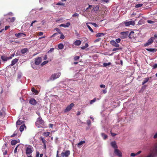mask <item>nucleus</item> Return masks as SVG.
Here are the masks:
<instances>
[{
    "mask_svg": "<svg viewBox=\"0 0 157 157\" xmlns=\"http://www.w3.org/2000/svg\"><path fill=\"white\" fill-rule=\"evenodd\" d=\"M38 123L42 124H43L44 123V121L42 120L41 117L40 116L37 119V121L35 123V124L36 126L39 128L40 127V126L38 124Z\"/></svg>",
    "mask_w": 157,
    "mask_h": 157,
    "instance_id": "3",
    "label": "nucleus"
},
{
    "mask_svg": "<svg viewBox=\"0 0 157 157\" xmlns=\"http://www.w3.org/2000/svg\"><path fill=\"white\" fill-rule=\"evenodd\" d=\"M70 154V151L69 150H67L65 152H62L61 155L62 157H68Z\"/></svg>",
    "mask_w": 157,
    "mask_h": 157,
    "instance_id": "9",
    "label": "nucleus"
},
{
    "mask_svg": "<svg viewBox=\"0 0 157 157\" xmlns=\"http://www.w3.org/2000/svg\"><path fill=\"white\" fill-rule=\"evenodd\" d=\"M10 26H6L5 27V30H7L8 28H10Z\"/></svg>",
    "mask_w": 157,
    "mask_h": 157,
    "instance_id": "61",
    "label": "nucleus"
},
{
    "mask_svg": "<svg viewBox=\"0 0 157 157\" xmlns=\"http://www.w3.org/2000/svg\"><path fill=\"white\" fill-rule=\"evenodd\" d=\"M101 135L104 140H106L108 137L104 133H101Z\"/></svg>",
    "mask_w": 157,
    "mask_h": 157,
    "instance_id": "25",
    "label": "nucleus"
},
{
    "mask_svg": "<svg viewBox=\"0 0 157 157\" xmlns=\"http://www.w3.org/2000/svg\"><path fill=\"white\" fill-rule=\"evenodd\" d=\"M134 32L133 31H131L130 32L129 34H128V37L130 38H132L133 37V36L132 35V34H133Z\"/></svg>",
    "mask_w": 157,
    "mask_h": 157,
    "instance_id": "36",
    "label": "nucleus"
},
{
    "mask_svg": "<svg viewBox=\"0 0 157 157\" xmlns=\"http://www.w3.org/2000/svg\"><path fill=\"white\" fill-rule=\"evenodd\" d=\"M18 142L16 140H12L11 142V144L12 145H14L17 143Z\"/></svg>",
    "mask_w": 157,
    "mask_h": 157,
    "instance_id": "29",
    "label": "nucleus"
},
{
    "mask_svg": "<svg viewBox=\"0 0 157 157\" xmlns=\"http://www.w3.org/2000/svg\"><path fill=\"white\" fill-rule=\"evenodd\" d=\"M130 155L131 156L134 157L136 155V154L132 153Z\"/></svg>",
    "mask_w": 157,
    "mask_h": 157,
    "instance_id": "57",
    "label": "nucleus"
},
{
    "mask_svg": "<svg viewBox=\"0 0 157 157\" xmlns=\"http://www.w3.org/2000/svg\"><path fill=\"white\" fill-rule=\"evenodd\" d=\"M96 98H94L93 99L90 101V104L91 105L95 102L96 101Z\"/></svg>",
    "mask_w": 157,
    "mask_h": 157,
    "instance_id": "37",
    "label": "nucleus"
},
{
    "mask_svg": "<svg viewBox=\"0 0 157 157\" xmlns=\"http://www.w3.org/2000/svg\"><path fill=\"white\" fill-rule=\"evenodd\" d=\"M153 138L154 139H156L157 138V132H156L154 135Z\"/></svg>",
    "mask_w": 157,
    "mask_h": 157,
    "instance_id": "55",
    "label": "nucleus"
},
{
    "mask_svg": "<svg viewBox=\"0 0 157 157\" xmlns=\"http://www.w3.org/2000/svg\"><path fill=\"white\" fill-rule=\"evenodd\" d=\"M20 145V144L18 145H17L15 148V149H14V152L15 153H16L17 152V147H18Z\"/></svg>",
    "mask_w": 157,
    "mask_h": 157,
    "instance_id": "50",
    "label": "nucleus"
},
{
    "mask_svg": "<svg viewBox=\"0 0 157 157\" xmlns=\"http://www.w3.org/2000/svg\"><path fill=\"white\" fill-rule=\"evenodd\" d=\"M111 64V63L110 62L109 63H105L103 64V66L104 67H107Z\"/></svg>",
    "mask_w": 157,
    "mask_h": 157,
    "instance_id": "35",
    "label": "nucleus"
},
{
    "mask_svg": "<svg viewBox=\"0 0 157 157\" xmlns=\"http://www.w3.org/2000/svg\"><path fill=\"white\" fill-rule=\"evenodd\" d=\"M143 6L142 4H138L135 5V7L136 8L141 7Z\"/></svg>",
    "mask_w": 157,
    "mask_h": 157,
    "instance_id": "40",
    "label": "nucleus"
},
{
    "mask_svg": "<svg viewBox=\"0 0 157 157\" xmlns=\"http://www.w3.org/2000/svg\"><path fill=\"white\" fill-rule=\"evenodd\" d=\"M29 51L27 48H24L22 49L21 50V52L22 54H25Z\"/></svg>",
    "mask_w": 157,
    "mask_h": 157,
    "instance_id": "20",
    "label": "nucleus"
},
{
    "mask_svg": "<svg viewBox=\"0 0 157 157\" xmlns=\"http://www.w3.org/2000/svg\"><path fill=\"white\" fill-rule=\"evenodd\" d=\"M16 18L14 17H9L6 19V20L9 22H13L15 20Z\"/></svg>",
    "mask_w": 157,
    "mask_h": 157,
    "instance_id": "15",
    "label": "nucleus"
},
{
    "mask_svg": "<svg viewBox=\"0 0 157 157\" xmlns=\"http://www.w3.org/2000/svg\"><path fill=\"white\" fill-rule=\"evenodd\" d=\"M71 25L70 22H67L66 24H61L60 25V26L63 27L64 28H67L68 27Z\"/></svg>",
    "mask_w": 157,
    "mask_h": 157,
    "instance_id": "19",
    "label": "nucleus"
},
{
    "mask_svg": "<svg viewBox=\"0 0 157 157\" xmlns=\"http://www.w3.org/2000/svg\"><path fill=\"white\" fill-rule=\"evenodd\" d=\"M42 62V58L40 57L35 59V63L36 65H39Z\"/></svg>",
    "mask_w": 157,
    "mask_h": 157,
    "instance_id": "7",
    "label": "nucleus"
},
{
    "mask_svg": "<svg viewBox=\"0 0 157 157\" xmlns=\"http://www.w3.org/2000/svg\"><path fill=\"white\" fill-rule=\"evenodd\" d=\"M43 32H40L38 33V35L39 36H42L43 35Z\"/></svg>",
    "mask_w": 157,
    "mask_h": 157,
    "instance_id": "63",
    "label": "nucleus"
},
{
    "mask_svg": "<svg viewBox=\"0 0 157 157\" xmlns=\"http://www.w3.org/2000/svg\"><path fill=\"white\" fill-rule=\"evenodd\" d=\"M50 134L49 132H44V135L46 137L48 136Z\"/></svg>",
    "mask_w": 157,
    "mask_h": 157,
    "instance_id": "39",
    "label": "nucleus"
},
{
    "mask_svg": "<svg viewBox=\"0 0 157 157\" xmlns=\"http://www.w3.org/2000/svg\"><path fill=\"white\" fill-rule=\"evenodd\" d=\"M23 123V121L21 120H18L16 122V124L17 125H20Z\"/></svg>",
    "mask_w": 157,
    "mask_h": 157,
    "instance_id": "34",
    "label": "nucleus"
},
{
    "mask_svg": "<svg viewBox=\"0 0 157 157\" xmlns=\"http://www.w3.org/2000/svg\"><path fill=\"white\" fill-rule=\"evenodd\" d=\"M151 153L146 157H155L157 156V143L155 144L153 148L150 150Z\"/></svg>",
    "mask_w": 157,
    "mask_h": 157,
    "instance_id": "1",
    "label": "nucleus"
},
{
    "mask_svg": "<svg viewBox=\"0 0 157 157\" xmlns=\"http://www.w3.org/2000/svg\"><path fill=\"white\" fill-rule=\"evenodd\" d=\"M58 33H54L51 36V37H54V36H56V35H58Z\"/></svg>",
    "mask_w": 157,
    "mask_h": 157,
    "instance_id": "62",
    "label": "nucleus"
},
{
    "mask_svg": "<svg viewBox=\"0 0 157 157\" xmlns=\"http://www.w3.org/2000/svg\"><path fill=\"white\" fill-rule=\"evenodd\" d=\"M24 128H26V126H25L24 124L21 125L20 128L19 130L20 132H22L24 130Z\"/></svg>",
    "mask_w": 157,
    "mask_h": 157,
    "instance_id": "24",
    "label": "nucleus"
},
{
    "mask_svg": "<svg viewBox=\"0 0 157 157\" xmlns=\"http://www.w3.org/2000/svg\"><path fill=\"white\" fill-rule=\"evenodd\" d=\"M100 87L101 88H105V86L104 85L101 84L100 85Z\"/></svg>",
    "mask_w": 157,
    "mask_h": 157,
    "instance_id": "64",
    "label": "nucleus"
},
{
    "mask_svg": "<svg viewBox=\"0 0 157 157\" xmlns=\"http://www.w3.org/2000/svg\"><path fill=\"white\" fill-rule=\"evenodd\" d=\"M124 24L126 26H128L130 25H134L135 24V22L134 21H124Z\"/></svg>",
    "mask_w": 157,
    "mask_h": 157,
    "instance_id": "6",
    "label": "nucleus"
},
{
    "mask_svg": "<svg viewBox=\"0 0 157 157\" xmlns=\"http://www.w3.org/2000/svg\"><path fill=\"white\" fill-rule=\"evenodd\" d=\"M74 44L75 45L78 46L81 44V41L79 40H77L74 42Z\"/></svg>",
    "mask_w": 157,
    "mask_h": 157,
    "instance_id": "21",
    "label": "nucleus"
},
{
    "mask_svg": "<svg viewBox=\"0 0 157 157\" xmlns=\"http://www.w3.org/2000/svg\"><path fill=\"white\" fill-rule=\"evenodd\" d=\"M58 47L60 49H62L64 48V45L63 44L60 43L58 44Z\"/></svg>",
    "mask_w": 157,
    "mask_h": 157,
    "instance_id": "30",
    "label": "nucleus"
},
{
    "mask_svg": "<svg viewBox=\"0 0 157 157\" xmlns=\"http://www.w3.org/2000/svg\"><path fill=\"white\" fill-rule=\"evenodd\" d=\"M61 75V73L59 72L58 73H54L52 75L50 78V79L51 80H54L58 78Z\"/></svg>",
    "mask_w": 157,
    "mask_h": 157,
    "instance_id": "2",
    "label": "nucleus"
},
{
    "mask_svg": "<svg viewBox=\"0 0 157 157\" xmlns=\"http://www.w3.org/2000/svg\"><path fill=\"white\" fill-rule=\"evenodd\" d=\"M1 59L4 62L12 58L11 56L7 57L5 56H2L1 57Z\"/></svg>",
    "mask_w": 157,
    "mask_h": 157,
    "instance_id": "12",
    "label": "nucleus"
},
{
    "mask_svg": "<svg viewBox=\"0 0 157 157\" xmlns=\"http://www.w3.org/2000/svg\"><path fill=\"white\" fill-rule=\"evenodd\" d=\"M153 40L152 38H150L147 41V42L144 45V47L147 46L151 44L153 42Z\"/></svg>",
    "mask_w": 157,
    "mask_h": 157,
    "instance_id": "11",
    "label": "nucleus"
},
{
    "mask_svg": "<svg viewBox=\"0 0 157 157\" xmlns=\"http://www.w3.org/2000/svg\"><path fill=\"white\" fill-rule=\"evenodd\" d=\"M87 27L88 28L89 30L91 32L93 33L94 32L93 30L92 29L91 27L88 24L86 25Z\"/></svg>",
    "mask_w": 157,
    "mask_h": 157,
    "instance_id": "43",
    "label": "nucleus"
},
{
    "mask_svg": "<svg viewBox=\"0 0 157 157\" xmlns=\"http://www.w3.org/2000/svg\"><path fill=\"white\" fill-rule=\"evenodd\" d=\"M149 80V78H145L142 82V84L144 85V84H145Z\"/></svg>",
    "mask_w": 157,
    "mask_h": 157,
    "instance_id": "32",
    "label": "nucleus"
},
{
    "mask_svg": "<svg viewBox=\"0 0 157 157\" xmlns=\"http://www.w3.org/2000/svg\"><path fill=\"white\" fill-rule=\"evenodd\" d=\"M79 14L78 13H76L72 15V17H78Z\"/></svg>",
    "mask_w": 157,
    "mask_h": 157,
    "instance_id": "47",
    "label": "nucleus"
},
{
    "mask_svg": "<svg viewBox=\"0 0 157 157\" xmlns=\"http://www.w3.org/2000/svg\"><path fill=\"white\" fill-rule=\"evenodd\" d=\"M48 62V61H44L41 64V66H43L46 64H47Z\"/></svg>",
    "mask_w": 157,
    "mask_h": 157,
    "instance_id": "46",
    "label": "nucleus"
},
{
    "mask_svg": "<svg viewBox=\"0 0 157 157\" xmlns=\"http://www.w3.org/2000/svg\"><path fill=\"white\" fill-rule=\"evenodd\" d=\"M147 23L149 24H153L155 22L154 21L151 20H147Z\"/></svg>",
    "mask_w": 157,
    "mask_h": 157,
    "instance_id": "51",
    "label": "nucleus"
},
{
    "mask_svg": "<svg viewBox=\"0 0 157 157\" xmlns=\"http://www.w3.org/2000/svg\"><path fill=\"white\" fill-rule=\"evenodd\" d=\"M8 15L12 16L13 15V14L12 12H9L7 14H6V15H4V16H7Z\"/></svg>",
    "mask_w": 157,
    "mask_h": 157,
    "instance_id": "45",
    "label": "nucleus"
},
{
    "mask_svg": "<svg viewBox=\"0 0 157 157\" xmlns=\"http://www.w3.org/2000/svg\"><path fill=\"white\" fill-rule=\"evenodd\" d=\"M93 6L91 5H89V6L85 10V11L87 10H88L89 9H90Z\"/></svg>",
    "mask_w": 157,
    "mask_h": 157,
    "instance_id": "58",
    "label": "nucleus"
},
{
    "mask_svg": "<svg viewBox=\"0 0 157 157\" xmlns=\"http://www.w3.org/2000/svg\"><path fill=\"white\" fill-rule=\"evenodd\" d=\"M59 33L61 34L60 38L62 40L63 39L65 38V36H64V35L61 32H59Z\"/></svg>",
    "mask_w": 157,
    "mask_h": 157,
    "instance_id": "41",
    "label": "nucleus"
},
{
    "mask_svg": "<svg viewBox=\"0 0 157 157\" xmlns=\"http://www.w3.org/2000/svg\"><path fill=\"white\" fill-rule=\"evenodd\" d=\"M79 59V56H75L74 58V60L76 61Z\"/></svg>",
    "mask_w": 157,
    "mask_h": 157,
    "instance_id": "48",
    "label": "nucleus"
},
{
    "mask_svg": "<svg viewBox=\"0 0 157 157\" xmlns=\"http://www.w3.org/2000/svg\"><path fill=\"white\" fill-rule=\"evenodd\" d=\"M111 134L112 136H115L117 134L113 133L112 132H111Z\"/></svg>",
    "mask_w": 157,
    "mask_h": 157,
    "instance_id": "60",
    "label": "nucleus"
},
{
    "mask_svg": "<svg viewBox=\"0 0 157 157\" xmlns=\"http://www.w3.org/2000/svg\"><path fill=\"white\" fill-rule=\"evenodd\" d=\"M105 34L103 33H99L96 34V36L97 37H100L102 36H104Z\"/></svg>",
    "mask_w": 157,
    "mask_h": 157,
    "instance_id": "28",
    "label": "nucleus"
},
{
    "mask_svg": "<svg viewBox=\"0 0 157 157\" xmlns=\"http://www.w3.org/2000/svg\"><path fill=\"white\" fill-rule=\"evenodd\" d=\"M74 106L73 103H71L69 105H68L66 108L65 110V112H67L71 110L73 107Z\"/></svg>",
    "mask_w": 157,
    "mask_h": 157,
    "instance_id": "10",
    "label": "nucleus"
},
{
    "mask_svg": "<svg viewBox=\"0 0 157 157\" xmlns=\"http://www.w3.org/2000/svg\"><path fill=\"white\" fill-rule=\"evenodd\" d=\"M54 49L53 48H51L50 50L48 52V53L51 52L53 51Z\"/></svg>",
    "mask_w": 157,
    "mask_h": 157,
    "instance_id": "54",
    "label": "nucleus"
},
{
    "mask_svg": "<svg viewBox=\"0 0 157 157\" xmlns=\"http://www.w3.org/2000/svg\"><path fill=\"white\" fill-rule=\"evenodd\" d=\"M31 66L32 68L34 69L37 70L38 69V67L35 63H34L33 62L31 63Z\"/></svg>",
    "mask_w": 157,
    "mask_h": 157,
    "instance_id": "17",
    "label": "nucleus"
},
{
    "mask_svg": "<svg viewBox=\"0 0 157 157\" xmlns=\"http://www.w3.org/2000/svg\"><path fill=\"white\" fill-rule=\"evenodd\" d=\"M87 123L88 125H90L91 124V121L90 120H88L87 121Z\"/></svg>",
    "mask_w": 157,
    "mask_h": 157,
    "instance_id": "59",
    "label": "nucleus"
},
{
    "mask_svg": "<svg viewBox=\"0 0 157 157\" xmlns=\"http://www.w3.org/2000/svg\"><path fill=\"white\" fill-rule=\"evenodd\" d=\"M64 3L63 2H58L56 4L57 5H64Z\"/></svg>",
    "mask_w": 157,
    "mask_h": 157,
    "instance_id": "53",
    "label": "nucleus"
},
{
    "mask_svg": "<svg viewBox=\"0 0 157 157\" xmlns=\"http://www.w3.org/2000/svg\"><path fill=\"white\" fill-rule=\"evenodd\" d=\"M29 103L33 105H35L37 103V101L34 98H31L29 100Z\"/></svg>",
    "mask_w": 157,
    "mask_h": 157,
    "instance_id": "16",
    "label": "nucleus"
},
{
    "mask_svg": "<svg viewBox=\"0 0 157 157\" xmlns=\"http://www.w3.org/2000/svg\"><path fill=\"white\" fill-rule=\"evenodd\" d=\"M85 143V141L84 140L82 141L79 142L78 144V147H80L83 144H84Z\"/></svg>",
    "mask_w": 157,
    "mask_h": 157,
    "instance_id": "31",
    "label": "nucleus"
},
{
    "mask_svg": "<svg viewBox=\"0 0 157 157\" xmlns=\"http://www.w3.org/2000/svg\"><path fill=\"white\" fill-rule=\"evenodd\" d=\"M22 73L21 72L19 73L17 75V78L18 79H20L22 76Z\"/></svg>",
    "mask_w": 157,
    "mask_h": 157,
    "instance_id": "44",
    "label": "nucleus"
},
{
    "mask_svg": "<svg viewBox=\"0 0 157 157\" xmlns=\"http://www.w3.org/2000/svg\"><path fill=\"white\" fill-rule=\"evenodd\" d=\"M18 61V59H15L12 60L11 62L10 65L12 66L14 65L15 63H17Z\"/></svg>",
    "mask_w": 157,
    "mask_h": 157,
    "instance_id": "22",
    "label": "nucleus"
},
{
    "mask_svg": "<svg viewBox=\"0 0 157 157\" xmlns=\"http://www.w3.org/2000/svg\"><path fill=\"white\" fill-rule=\"evenodd\" d=\"M129 32L128 31L123 32L121 33V36L122 38H126L128 35Z\"/></svg>",
    "mask_w": 157,
    "mask_h": 157,
    "instance_id": "5",
    "label": "nucleus"
},
{
    "mask_svg": "<svg viewBox=\"0 0 157 157\" xmlns=\"http://www.w3.org/2000/svg\"><path fill=\"white\" fill-rule=\"evenodd\" d=\"M110 43L111 45L115 47H118L119 46V45L114 40L110 41Z\"/></svg>",
    "mask_w": 157,
    "mask_h": 157,
    "instance_id": "13",
    "label": "nucleus"
},
{
    "mask_svg": "<svg viewBox=\"0 0 157 157\" xmlns=\"http://www.w3.org/2000/svg\"><path fill=\"white\" fill-rule=\"evenodd\" d=\"M32 91L35 94H38V91L36 90L34 88H32L31 89Z\"/></svg>",
    "mask_w": 157,
    "mask_h": 157,
    "instance_id": "23",
    "label": "nucleus"
},
{
    "mask_svg": "<svg viewBox=\"0 0 157 157\" xmlns=\"http://www.w3.org/2000/svg\"><path fill=\"white\" fill-rule=\"evenodd\" d=\"M89 46L88 44L87 43H86L85 45L84 46H83L81 47V48L82 49H85V48H87Z\"/></svg>",
    "mask_w": 157,
    "mask_h": 157,
    "instance_id": "33",
    "label": "nucleus"
},
{
    "mask_svg": "<svg viewBox=\"0 0 157 157\" xmlns=\"http://www.w3.org/2000/svg\"><path fill=\"white\" fill-rule=\"evenodd\" d=\"M33 147L30 145L28 146L26 148V153L27 155L30 154L33 151Z\"/></svg>",
    "mask_w": 157,
    "mask_h": 157,
    "instance_id": "4",
    "label": "nucleus"
},
{
    "mask_svg": "<svg viewBox=\"0 0 157 157\" xmlns=\"http://www.w3.org/2000/svg\"><path fill=\"white\" fill-rule=\"evenodd\" d=\"M111 145L115 149H117V146L116 144V143L115 141L112 142L111 143Z\"/></svg>",
    "mask_w": 157,
    "mask_h": 157,
    "instance_id": "18",
    "label": "nucleus"
},
{
    "mask_svg": "<svg viewBox=\"0 0 157 157\" xmlns=\"http://www.w3.org/2000/svg\"><path fill=\"white\" fill-rule=\"evenodd\" d=\"M15 35L16 37L19 38L21 37H25L26 36V34L25 33H16L15 34Z\"/></svg>",
    "mask_w": 157,
    "mask_h": 157,
    "instance_id": "8",
    "label": "nucleus"
},
{
    "mask_svg": "<svg viewBox=\"0 0 157 157\" xmlns=\"http://www.w3.org/2000/svg\"><path fill=\"white\" fill-rule=\"evenodd\" d=\"M146 50L149 52H154L156 51L155 48H147Z\"/></svg>",
    "mask_w": 157,
    "mask_h": 157,
    "instance_id": "27",
    "label": "nucleus"
},
{
    "mask_svg": "<svg viewBox=\"0 0 157 157\" xmlns=\"http://www.w3.org/2000/svg\"><path fill=\"white\" fill-rule=\"evenodd\" d=\"M121 41V39L120 38H118L116 39L115 41L118 43H120Z\"/></svg>",
    "mask_w": 157,
    "mask_h": 157,
    "instance_id": "49",
    "label": "nucleus"
},
{
    "mask_svg": "<svg viewBox=\"0 0 157 157\" xmlns=\"http://www.w3.org/2000/svg\"><path fill=\"white\" fill-rule=\"evenodd\" d=\"M37 21H36V20H35V21H33L32 22V23L30 25V26H33V24L36 22Z\"/></svg>",
    "mask_w": 157,
    "mask_h": 157,
    "instance_id": "56",
    "label": "nucleus"
},
{
    "mask_svg": "<svg viewBox=\"0 0 157 157\" xmlns=\"http://www.w3.org/2000/svg\"><path fill=\"white\" fill-rule=\"evenodd\" d=\"M88 24H91L95 27H99V26L97 24L94 23L88 22L86 23V25Z\"/></svg>",
    "mask_w": 157,
    "mask_h": 157,
    "instance_id": "26",
    "label": "nucleus"
},
{
    "mask_svg": "<svg viewBox=\"0 0 157 157\" xmlns=\"http://www.w3.org/2000/svg\"><path fill=\"white\" fill-rule=\"evenodd\" d=\"M114 153L119 157H121L122 156V153L121 152L117 149H115Z\"/></svg>",
    "mask_w": 157,
    "mask_h": 157,
    "instance_id": "14",
    "label": "nucleus"
},
{
    "mask_svg": "<svg viewBox=\"0 0 157 157\" xmlns=\"http://www.w3.org/2000/svg\"><path fill=\"white\" fill-rule=\"evenodd\" d=\"M18 132V130L15 131L14 132V133L11 136V137H13L16 136L17 135V133Z\"/></svg>",
    "mask_w": 157,
    "mask_h": 157,
    "instance_id": "38",
    "label": "nucleus"
},
{
    "mask_svg": "<svg viewBox=\"0 0 157 157\" xmlns=\"http://www.w3.org/2000/svg\"><path fill=\"white\" fill-rule=\"evenodd\" d=\"M99 7L98 6H95L93 8V10H94L95 11H98V10Z\"/></svg>",
    "mask_w": 157,
    "mask_h": 157,
    "instance_id": "42",
    "label": "nucleus"
},
{
    "mask_svg": "<svg viewBox=\"0 0 157 157\" xmlns=\"http://www.w3.org/2000/svg\"><path fill=\"white\" fill-rule=\"evenodd\" d=\"M153 69H155L156 68H157V64H154L152 66Z\"/></svg>",
    "mask_w": 157,
    "mask_h": 157,
    "instance_id": "52",
    "label": "nucleus"
}]
</instances>
